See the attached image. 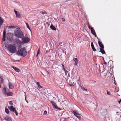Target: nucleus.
I'll return each mask as SVG.
<instances>
[{
    "label": "nucleus",
    "mask_w": 121,
    "mask_h": 121,
    "mask_svg": "<svg viewBox=\"0 0 121 121\" xmlns=\"http://www.w3.org/2000/svg\"><path fill=\"white\" fill-rule=\"evenodd\" d=\"M19 56H25L27 54V52L25 48H23L18 50L16 53Z\"/></svg>",
    "instance_id": "obj_1"
},
{
    "label": "nucleus",
    "mask_w": 121,
    "mask_h": 121,
    "mask_svg": "<svg viewBox=\"0 0 121 121\" xmlns=\"http://www.w3.org/2000/svg\"><path fill=\"white\" fill-rule=\"evenodd\" d=\"M15 35L18 38H21L24 36V34L20 30L19 28L17 29L14 31Z\"/></svg>",
    "instance_id": "obj_2"
},
{
    "label": "nucleus",
    "mask_w": 121,
    "mask_h": 121,
    "mask_svg": "<svg viewBox=\"0 0 121 121\" xmlns=\"http://www.w3.org/2000/svg\"><path fill=\"white\" fill-rule=\"evenodd\" d=\"M8 48L9 51L11 53H15L17 51V49L15 46L12 44L9 45Z\"/></svg>",
    "instance_id": "obj_3"
},
{
    "label": "nucleus",
    "mask_w": 121,
    "mask_h": 121,
    "mask_svg": "<svg viewBox=\"0 0 121 121\" xmlns=\"http://www.w3.org/2000/svg\"><path fill=\"white\" fill-rule=\"evenodd\" d=\"M23 43H26L29 42L30 41L29 39L27 37H24L22 39Z\"/></svg>",
    "instance_id": "obj_4"
},
{
    "label": "nucleus",
    "mask_w": 121,
    "mask_h": 121,
    "mask_svg": "<svg viewBox=\"0 0 121 121\" xmlns=\"http://www.w3.org/2000/svg\"><path fill=\"white\" fill-rule=\"evenodd\" d=\"M51 103H52V106L53 108L55 109H57L59 110H60L61 109L58 108L57 106L56 103L54 101H51Z\"/></svg>",
    "instance_id": "obj_5"
},
{
    "label": "nucleus",
    "mask_w": 121,
    "mask_h": 121,
    "mask_svg": "<svg viewBox=\"0 0 121 121\" xmlns=\"http://www.w3.org/2000/svg\"><path fill=\"white\" fill-rule=\"evenodd\" d=\"M12 33H9L7 34V39L9 41L12 40L13 39L12 35H13Z\"/></svg>",
    "instance_id": "obj_6"
},
{
    "label": "nucleus",
    "mask_w": 121,
    "mask_h": 121,
    "mask_svg": "<svg viewBox=\"0 0 121 121\" xmlns=\"http://www.w3.org/2000/svg\"><path fill=\"white\" fill-rule=\"evenodd\" d=\"M14 41L19 46V48H20L21 47L22 42L21 41L18 39H14Z\"/></svg>",
    "instance_id": "obj_7"
},
{
    "label": "nucleus",
    "mask_w": 121,
    "mask_h": 121,
    "mask_svg": "<svg viewBox=\"0 0 121 121\" xmlns=\"http://www.w3.org/2000/svg\"><path fill=\"white\" fill-rule=\"evenodd\" d=\"M73 113L77 117L80 119L81 118V115L78 113H77L76 112L73 111Z\"/></svg>",
    "instance_id": "obj_8"
},
{
    "label": "nucleus",
    "mask_w": 121,
    "mask_h": 121,
    "mask_svg": "<svg viewBox=\"0 0 121 121\" xmlns=\"http://www.w3.org/2000/svg\"><path fill=\"white\" fill-rule=\"evenodd\" d=\"M14 11L16 15V17L18 18H21V16L19 12L16 11L15 9H14Z\"/></svg>",
    "instance_id": "obj_9"
},
{
    "label": "nucleus",
    "mask_w": 121,
    "mask_h": 121,
    "mask_svg": "<svg viewBox=\"0 0 121 121\" xmlns=\"http://www.w3.org/2000/svg\"><path fill=\"white\" fill-rule=\"evenodd\" d=\"M36 84L38 89L39 91L41 90V89L43 87L40 85L39 83L38 82H36Z\"/></svg>",
    "instance_id": "obj_10"
},
{
    "label": "nucleus",
    "mask_w": 121,
    "mask_h": 121,
    "mask_svg": "<svg viewBox=\"0 0 121 121\" xmlns=\"http://www.w3.org/2000/svg\"><path fill=\"white\" fill-rule=\"evenodd\" d=\"M4 119L6 121H11L12 119L11 117L8 116H5L4 118Z\"/></svg>",
    "instance_id": "obj_11"
},
{
    "label": "nucleus",
    "mask_w": 121,
    "mask_h": 121,
    "mask_svg": "<svg viewBox=\"0 0 121 121\" xmlns=\"http://www.w3.org/2000/svg\"><path fill=\"white\" fill-rule=\"evenodd\" d=\"M111 73L109 72H106L104 73V75L105 78H107L108 77L109 75H110Z\"/></svg>",
    "instance_id": "obj_12"
},
{
    "label": "nucleus",
    "mask_w": 121,
    "mask_h": 121,
    "mask_svg": "<svg viewBox=\"0 0 121 121\" xmlns=\"http://www.w3.org/2000/svg\"><path fill=\"white\" fill-rule=\"evenodd\" d=\"M8 108L10 110L13 112L16 110L15 108H13V107L12 106H8Z\"/></svg>",
    "instance_id": "obj_13"
},
{
    "label": "nucleus",
    "mask_w": 121,
    "mask_h": 121,
    "mask_svg": "<svg viewBox=\"0 0 121 121\" xmlns=\"http://www.w3.org/2000/svg\"><path fill=\"white\" fill-rule=\"evenodd\" d=\"M99 44V46L101 47L100 48L103 49L104 48V47L102 43L100 42L99 40L98 41Z\"/></svg>",
    "instance_id": "obj_14"
},
{
    "label": "nucleus",
    "mask_w": 121,
    "mask_h": 121,
    "mask_svg": "<svg viewBox=\"0 0 121 121\" xmlns=\"http://www.w3.org/2000/svg\"><path fill=\"white\" fill-rule=\"evenodd\" d=\"M73 60L75 62L74 65H77L78 63V61L77 59L76 58H74L73 59Z\"/></svg>",
    "instance_id": "obj_15"
},
{
    "label": "nucleus",
    "mask_w": 121,
    "mask_h": 121,
    "mask_svg": "<svg viewBox=\"0 0 121 121\" xmlns=\"http://www.w3.org/2000/svg\"><path fill=\"white\" fill-rule=\"evenodd\" d=\"M11 67L17 72H19L20 71V70L19 69L15 67L12 66Z\"/></svg>",
    "instance_id": "obj_16"
},
{
    "label": "nucleus",
    "mask_w": 121,
    "mask_h": 121,
    "mask_svg": "<svg viewBox=\"0 0 121 121\" xmlns=\"http://www.w3.org/2000/svg\"><path fill=\"white\" fill-rule=\"evenodd\" d=\"M9 88L10 89H12L13 87V86L12 84L10 82L9 83Z\"/></svg>",
    "instance_id": "obj_17"
},
{
    "label": "nucleus",
    "mask_w": 121,
    "mask_h": 121,
    "mask_svg": "<svg viewBox=\"0 0 121 121\" xmlns=\"http://www.w3.org/2000/svg\"><path fill=\"white\" fill-rule=\"evenodd\" d=\"M50 27L51 29L53 30H56V28L52 24L51 25Z\"/></svg>",
    "instance_id": "obj_18"
},
{
    "label": "nucleus",
    "mask_w": 121,
    "mask_h": 121,
    "mask_svg": "<svg viewBox=\"0 0 121 121\" xmlns=\"http://www.w3.org/2000/svg\"><path fill=\"white\" fill-rule=\"evenodd\" d=\"M102 48H100L99 49L100 50V51H99V52H101L103 54H105V53L104 50V49H102Z\"/></svg>",
    "instance_id": "obj_19"
},
{
    "label": "nucleus",
    "mask_w": 121,
    "mask_h": 121,
    "mask_svg": "<svg viewBox=\"0 0 121 121\" xmlns=\"http://www.w3.org/2000/svg\"><path fill=\"white\" fill-rule=\"evenodd\" d=\"M3 90L4 91V93L5 95H6L7 94V92L6 91V89L5 88H3Z\"/></svg>",
    "instance_id": "obj_20"
},
{
    "label": "nucleus",
    "mask_w": 121,
    "mask_h": 121,
    "mask_svg": "<svg viewBox=\"0 0 121 121\" xmlns=\"http://www.w3.org/2000/svg\"><path fill=\"white\" fill-rule=\"evenodd\" d=\"M6 95L8 96H12L13 95V93L11 92L7 93Z\"/></svg>",
    "instance_id": "obj_21"
},
{
    "label": "nucleus",
    "mask_w": 121,
    "mask_h": 121,
    "mask_svg": "<svg viewBox=\"0 0 121 121\" xmlns=\"http://www.w3.org/2000/svg\"><path fill=\"white\" fill-rule=\"evenodd\" d=\"M91 32L92 33L93 35H95V31L94 30V29L93 28V29L91 30Z\"/></svg>",
    "instance_id": "obj_22"
},
{
    "label": "nucleus",
    "mask_w": 121,
    "mask_h": 121,
    "mask_svg": "<svg viewBox=\"0 0 121 121\" xmlns=\"http://www.w3.org/2000/svg\"><path fill=\"white\" fill-rule=\"evenodd\" d=\"M81 89L83 90L84 91H86L87 92V89H85L84 87L83 86H81Z\"/></svg>",
    "instance_id": "obj_23"
},
{
    "label": "nucleus",
    "mask_w": 121,
    "mask_h": 121,
    "mask_svg": "<svg viewBox=\"0 0 121 121\" xmlns=\"http://www.w3.org/2000/svg\"><path fill=\"white\" fill-rule=\"evenodd\" d=\"M3 19L1 17L0 18V25H1L3 23Z\"/></svg>",
    "instance_id": "obj_24"
},
{
    "label": "nucleus",
    "mask_w": 121,
    "mask_h": 121,
    "mask_svg": "<svg viewBox=\"0 0 121 121\" xmlns=\"http://www.w3.org/2000/svg\"><path fill=\"white\" fill-rule=\"evenodd\" d=\"M5 112L7 114H8L9 113V111L8 109L6 108H5Z\"/></svg>",
    "instance_id": "obj_25"
},
{
    "label": "nucleus",
    "mask_w": 121,
    "mask_h": 121,
    "mask_svg": "<svg viewBox=\"0 0 121 121\" xmlns=\"http://www.w3.org/2000/svg\"><path fill=\"white\" fill-rule=\"evenodd\" d=\"M6 31L5 30L3 32V37H5L6 36Z\"/></svg>",
    "instance_id": "obj_26"
},
{
    "label": "nucleus",
    "mask_w": 121,
    "mask_h": 121,
    "mask_svg": "<svg viewBox=\"0 0 121 121\" xmlns=\"http://www.w3.org/2000/svg\"><path fill=\"white\" fill-rule=\"evenodd\" d=\"M40 13L43 14H46V12L44 10L41 11L40 12Z\"/></svg>",
    "instance_id": "obj_27"
},
{
    "label": "nucleus",
    "mask_w": 121,
    "mask_h": 121,
    "mask_svg": "<svg viewBox=\"0 0 121 121\" xmlns=\"http://www.w3.org/2000/svg\"><path fill=\"white\" fill-rule=\"evenodd\" d=\"M14 113H15V115H16L17 116H18V113L16 111V110H15V111H14Z\"/></svg>",
    "instance_id": "obj_28"
},
{
    "label": "nucleus",
    "mask_w": 121,
    "mask_h": 121,
    "mask_svg": "<svg viewBox=\"0 0 121 121\" xmlns=\"http://www.w3.org/2000/svg\"><path fill=\"white\" fill-rule=\"evenodd\" d=\"M26 26H27V27L28 29H29L30 30V28L28 24L27 23H26Z\"/></svg>",
    "instance_id": "obj_29"
},
{
    "label": "nucleus",
    "mask_w": 121,
    "mask_h": 121,
    "mask_svg": "<svg viewBox=\"0 0 121 121\" xmlns=\"http://www.w3.org/2000/svg\"><path fill=\"white\" fill-rule=\"evenodd\" d=\"M9 104L11 105H12L13 104L12 101H10L9 102Z\"/></svg>",
    "instance_id": "obj_30"
},
{
    "label": "nucleus",
    "mask_w": 121,
    "mask_h": 121,
    "mask_svg": "<svg viewBox=\"0 0 121 121\" xmlns=\"http://www.w3.org/2000/svg\"><path fill=\"white\" fill-rule=\"evenodd\" d=\"M39 48L38 52H37L36 56L37 57L38 55L39 54Z\"/></svg>",
    "instance_id": "obj_31"
},
{
    "label": "nucleus",
    "mask_w": 121,
    "mask_h": 121,
    "mask_svg": "<svg viewBox=\"0 0 121 121\" xmlns=\"http://www.w3.org/2000/svg\"><path fill=\"white\" fill-rule=\"evenodd\" d=\"M92 50H93V51H96V49H95V48L94 47H92Z\"/></svg>",
    "instance_id": "obj_32"
},
{
    "label": "nucleus",
    "mask_w": 121,
    "mask_h": 121,
    "mask_svg": "<svg viewBox=\"0 0 121 121\" xmlns=\"http://www.w3.org/2000/svg\"><path fill=\"white\" fill-rule=\"evenodd\" d=\"M88 28H89V29L91 30L92 29H93V28L92 27H91L90 26H88Z\"/></svg>",
    "instance_id": "obj_33"
},
{
    "label": "nucleus",
    "mask_w": 121,
    "mask_h": 121,
    "mask_svg": "<svg viewBox=\"0 0 121 121\" xmlns=\"http://www.w3.org/2000/svg\"><path fill=\"white\" fill-rule=\"evenodd\" d=\"M47 114V112L46 111H45L44 112L43 114L44 115H46Z\"/></svg>",
    "instance_id": "obj_34"
},
{
    "label": "nucleus",
    "mask_w": 121,
    "mask_h": 121,
    "mask_svg": "<svg viewBox=\"0 0 121 121\" xmlns=\"http://www.w3.org/2000/svg\"><path fill=\"white\" fill-rule=\"evenodd\" d=\"M5 37H3V38L2 39V41H5Z\"/></svg>",
    "instance_id": "obj_35"
},
{
    "label": "nucleus",
    "mask_w": 121,
    "mask_h": 121,
    "mask_svg": "<svg viewBox=\"0 0 121 121\" xmlns=\"http://www.w3.org/2000/svg\"><path fill=\"white\" fill-rule=\"evenodd\" d=\"M91 46L92 48L94 47L93 43L92 42L91 43Z\"/></svg>",
    "instance_id": "obj_36"
},
{
    "label": "nucleus",
    "mask_w": 121,
    "mask_h": 121,
    "mask_svg": "<svg viewBox=\"0 0 121 121\" xmlns=\"http://www.w3.org/2000/svg\"><path fill=\"white\" fill-rule=\"evenodd\" d=\"M107 93L109 95H110L111 94L110 92H109L108 91H107Z\"/></svg>",
    "instance_id": "obj_37"
},
{
    "label": "nucleus",
    "mask_w": 121,
    "mask_h": 121,
    "mask_svg": "<svg viewBox=\"0 0 121 121\" xmlns=\"http://www.w3.org/2000/svg\"><path fill=\"white\" fill-rule=\"evenodd\" d=\"M65 75H67V73L68 72V71H67L66 70L65 71Z\"/></svg>",
    "instance_id": "obj_38"
},
{
    "label": "nucleus",
    "mask_w": 121,
    "mask_h": 121,
    "mask_svg": "<svg viewBox=\"0 0 121 121\" xmlns=\"http://www.w3.org/2000/svg\"><path fill=\"white\" fill-rule=\"evenodd\" d=\"M14 28V27L13 26H11L9 27L8 28Z\"/></svg>",
    "instance_id": "obj_39"
},
{
    "label": "nucleus",
    "mask_w": 121,
    "mask_h": 121,
    "mask_svg": "<svg viewBox=\"0 0 121 121\" xmlns=\"http://www.w3.org/2000/svg\"><path fill=\"white\" fill-rule=\"evenodd\" d=\"M24 93L25 94V100L26 101H27L26 100V93L25 92H24Z\"/></svg>",
    "instance_id": "obj_40"
},
{
    "label": "nucleus",
    "mask_w": 121,
    "mask_h": 121,
    "mask_svg": "<svg viewBox=\"0 0 121 121\" xmlns=\"http://www.w3.org/2000/svg\"><path fill=\"white\" fill-rule=\"evenodd\" d=\"M98 66L99 67V71L100 70V65H98Z\"/></svg>",
    "instance_id": "obj_41"
},
{
    "label": "nucleus",
    "mask_w": 121,
    "mask_h": 121,
    "mask_svg": "<svg viewBox=\"0 0 121 121\" xmlns=\"http://www.w3.org/2000/svg\"><path fill=\"white\" fill-rule=\"evenodd\" d=\"M46 71L49 74V75H50L48 71L47 70H46Z\"/></svg>",
    "instance_id": "obj_42"
},
{
    "label": "nucleus",
    "mask_w": 121,
    "mask_h": 121,
    "mask_svg": "<svg viewBox=\"0 0 121 121\" xmlns=\"http://www.w3.org/2000/svg\"><path fill=\"white\" fill-rule=\"evenodd\" d=\"M62 67L63 68H64V65L63 64H62Z\"/></svg>",
    "instance_id": "obj_43"
},
{
    "label": "nucleus",
    "mask_w": 121,
    "mask_h": 121,
    "mask_svg": "<svg viewBox=\"0 0 121 121\" xmlns=\"http://www.w3.org/2000/svg\"><path fill=\"white\" fill-rule=\"evenodd\" d=\"M63 69L64 71H65V70H66V69H65L64 68H63Z\"/></svg>",
    "instance_id": "obj_44"
},
{
    "label": "nucleus",
    "mask_w": 121,
    "mask_h": 121,
    "mask_svg": "<svg viewBox=\"0 0 121 121\" xmlns=\"http://www.w3.org/2000/svg\"><path fill=\"white\" fill-rule=\"evenodd\" d=\"M121 102V100H120L119 101H118L119 103V104H120V102Z\"/></svg>",
    "instance_id": "obj_45"
},
{
    "label": "nucleus",
    "mask_w": 121,
    "mask_h": 121,
    "mask_svg": "<svg viewBox=\"0 0 121 121\" xmlns=\"http://www.w3.org/2000/svg\"><path fill=\"white\" fill-rule=\"evenodd\" d=\"M62 21H65V20L64 18H62Z\"/></svg>",
    "instance_id": "obj_46"
},
{
    "label": "nucleus",
    "mask_w": 121,
    "mask_h": 121,
    "mask_svg": "<svg viewBox=\"0 0 121 121\" xmlns=\"http://www.w3.org/2000/svg\"><path fill=\"white\" fill-rule=\"evenodd\" d=\"M93 35L95 36V37H97V36L96 35V33H95V35L94 34V35Z\"/></svg>",
    "instance_id": "obj_47"
},
{
    "label": "nucleus",
    "mask_w": 121,
    "mask_h": 121,
    "mask_svg": "<svg viewBox=\"0 0 121 121\" xmlns=\"http://www.w3.org/2000/svg\"><path fill=\"white\" fill-rule=\"evenodd\" d=\"M106 64V62H104V64Z\"/></svg>",
    "instance_id": "obj_48"
},
{
    "label": "nucleus",
    "mask_w": 121,
    "mask_h": 121,
    "mask_svg": "<svg viewBox=\"0 0 121 121\" xmlns=\"http://www.w3.org/2000/svg\"><path fill=\"white\" fill-rule=\"evenodd\" d=\"M70 85V86H72L73 85Z\"/></svg>",
    "instance_id": "obj_49"
},
{
    "label": "nucleus",
    "mask_w": 121,
    "mask_h": 121,
    "mask_svg": "<svg viewBox=\"0 0 121 121\" xmlns=\"http://www.w3.org/2000/svg\"><path fill=\"white\" fill-rule=\"evenodd\" d=\"M26 101L27 103H28V102L27 101Z\"/></svg>",
    "instance_id": "obj_50"
},
{
    "label": "nucleus",
    "mask_w": 121,
    "mask_h": 121,
    "mask_svg": "<svg viewBox=\"0 0 121 121\" xmlns=\"http://www.w3.org/2000/svg\"><path fill=\"white\" fill-rule=\"evenodd\" d=\"M46 23L47 24H48V22H46Z\"/></svg>",
    "instance_id": "obj_51"
},
{
    "label": "nucleus",
    "mask_w": 121,
    "mask_h": 121,
    "mask_svg": "<svg viewBox=\"0 0 121 121\" xmlns=\"http://www.w3.org/2000/svg\"><path fill=\"white\" fill-rule=\"evenodd\" d=\"M97 38V39H99V38Z\"/></svg>",
    "instance_id": "obj_52"
},
{
    "label": "nucleus",
    "mask_w": 121,
    "mask_h": 121,
    "mask_svg": "<svg viewBox=\"0 0 121 121\" xmlns=\"http://www.w3.org/2000/svg\"><path fill=\"white\" fill-rule=\"evenodd\" d=\"M118 112H117V113H118Z\"/></svg>",
    "instance_id": "obj_53"
}]
</instances>
